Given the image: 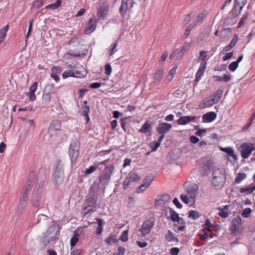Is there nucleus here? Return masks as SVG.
I'll list each match as a JSON object with an SVG mask.
<instances>
[{
	"label": "nucleus",
	"instance_id": "nucleus-13",
	"mask_svg": "<svg viewBox=\"0 0 255 255\" xmlns=\"http://www.w3.org/2000/svg\"><path fill=\"white\" fill-rule=\"evenodd\" d=\"M219 149L221 151L225 152L228 155V160L230 162H234L237 159V156L233 147L230 146L226 147L219 146Z\"/></svg>",
	"mask_w": 255,
	"mask_h": 255
},
{
	"label": "nucleus",
	"instance_id": "nucleus-44",
	"mask_svg": "<svg viewBox=\"0 0 255 255\" xmlns=\"http://www.w3.org/2000/svg\"><path fill=\"white\" fill-rule=\"evenodd\" d=\"M231 29L230 28L224 29L221 32V37L223 38L228 37L231 34Z\"/></svg>",
	"mask_w": 255,
	"mask_h": 255
},
{
	"label": "nucleus",
	"instance_id": "nucleus-22",
	"mask_svg": "<svg viewBox=\"0 0 255 255\" xmlns=\"http://www.w3.org/2000/svg\"><path fill=\"white\" fill-rule=\"evenodd\" d=\"M73 77L83 78L85 77L87 74L86 70L83 66H81L78 69V68L73 70Z\"/></svg>",
	"mask_w": 255,
	"mask_h": 255
},
{
	"label": "nucleus",
	"instance_id": "nucleus-12",
	"mask_svg": "<svg viewBox=\"0 0 255 255\" xmlns=\"http://www.w3.org/2000/svg\"><path fill=\"white\" fill-rule=\"evenodd\" d=\"M61 123L58 120H53L48 128V133L50 136L56 135L58 131L61 130Z\"/></svg>",
	"mask_w": 255,
	"mask_h": 255
},
{
	"label": "nucleus",
	"instance_id": "nucleus-2",
	"mask_svg": "<svg viewBox=\"0 0 255 255\" xmlns=\"http://www.w3.org/2000/svg\"><path fill=\"white\" fill-rule=\"evenodd\" d=\"M198 186L190 184L186 186V194L180 195L181 200L186 204L192 205L195 202V195L197 194Z\"/></svg>",
	"mask_w": 255,
	"mask_h": 255
},
{
	"label": "nucleus",
	"instance_id": "nucleus-19",
	"mask_svg": "<svg viewBox=\"0 0 255 255\" xmlns=\"http://www.w3.org/2000/svg\"><path fill=\"white\" fill-rule=\"evenodd\" d=\"M235 7L232 12L237 16L241 13L243 7L247 3V0H235Z\"/></svg>",
	"mask_w": 255,
	"mask_h": 255
},
{
	"label": "nucleus",
	"instance_id": "nucleus-37",
	"mask_svg": "<svg viewBox=\"0 0 255 255\" xmlns=\"http://www.w3.org/2000/svg\"><path fill=\"white\" fill-rule=\"evenodd\" d=\"M98 223V227L96 229V233L97 235H101L103 231V220L102 219L96 218Z\"/></svg>",
	"mask_w": 255,
	"mask_h": 255
},
{
	"label": "nucleus",
	"instance_id": "nucleus-9",
	"mask_svg": "<svg viewBox=\"0 0 255 255\" xmlns=\"http://www.w3.org/2000/svg\"><path fill=\"white\" fill-rule=\"evenodd\" d=\"M54 86L53 84L47 85L44 88L42 96V103L47 105L49 103L51 95L54 93Z\"/></svg>",
	"mask_w": 255,
	"mask_h": 255
},
{
	"label": "nucleus",
	"instance_id": "nucleus-34",
	"mask_svg": "<svg viewBox=\"0 0 255 255\" xmlns=\"http://www.w3.org/2000/svg\"><path fill=\"white\" fill-rule=\"evenodd\" d=\"M99 188V183L95 181L91 186L89 193H92V194H96L98 195Z\"/></svg>",
	"mask_w": 255,
	"mask_h": 255
},
{
	"label": "nucleus",
	"instance_id": "nucleus-48",
	"mask_svg": "<svg viewBox=\"0 0 255 255\" xmlns=\"http://www.w3.org/2000/svg\"><path fill=\"white\" fill-rule=\"evenodd\" d=\"M153 179L154 175L153 174H150L149 175H147L145 177L143 183L149 186L150 185Z\"/></svg>",
	"mask_w": 255,
	"mask_h": 255
},
{
	"label": "nucleus",
	"instance_id": "nucleus-42",
	"mask_svg": "<svg viewBox=\"0 0 255 255\" xmlns=\"http://www.w3.org/2000/svg\"><path fill=\"white\" fill-rule=\"evenodd\" d=\"M27 205V200L25 199H19V202L17 206L18 211L21 212L25 208Z\"/></svg>",
	"mask_w": 255,
	"mask_h": 255
},
{
	"label": "nucleus",
	"instance_id": "nucleus-27",
	"mask_svg": "<svg viewBox=\"0 0 255 255\" xmlns=\"http://www.w3.org/2000/svg\"><path fill=\"white\" fill-rule=\"evenodd\" d=\"M195 119L196 117L194 116H184L179 119L177 122L179 125H184Z\"/></svg>",
	"mask_w": 255,
	"mask_h": 255
},
{
	"label": "nucleus",
	"instance_id": "nucleus-64",
	"mask_svg": "<svg viewBox=\"0 0 255 255\" xmlns=\"http://www.w3.org/2000/svg\"><path fill=\"white\" fill-rule=\"evenodd\" d=\"M83 251L82 249H76L71 252L72 255H81Z\"/></svg>",
	"mask_w": 255,
	"mask_h": 255
},
{
	"label": "nucleus",
	"instance_id": "nucleus-16",
	"mask_svg": "<svg viewBox=\"0 0 255 255\" xmlns=\"http://www.w3.org/2000/svg\"><path fill=\"white\" fill-rule=\"evenodd\" d=\"M64 172H61L59 171H53L52 179L56 185L58 186L61 184L64 180Z\"/></svg>",
	"mask_w": 255,
	"mask_h": 255
},
{
	"label": "nucleus",
	"instance_id": "nucleus-17",
	"mask_svg": "<svg viewBox=\"0 0 255 255\" xmlns=\"http://www.w3.org/2000/svg\"><path fill=\"white\" fill-rule=\"evenodd\" d=\"M98 22L97 19H95L94 18H90L85 29V33L89 34L93 32L96 28L97 23Z\"/></svg>",
	"mask_w": 255,
	"mask_h": 255
},
{
	"label": "nucleus",
	"instance_id": "nucleus-15",
	"mask_svg": "<svg viewBox=\"0 0 255 255\" xmlns=\"http://www.w3.org/2000/svg\"><path fill=\"white\" fill-rule=\"evenodd\" d=\"M109 161V159H106L100 162H95L94 164L90 166L89 168H87L85 173L86 174H90L94 172L97 168L101 170L103 168V164H106Z\"/></svg>",
	"mask_w": 255,
	"mask_h": 255
},
{
	"label": "nucleus",
	"instance_id": "nucleus-6",
	"mask_svg": "<svg viewBox=\"0 0 255 255\" xmlns=\"http://www.w3.org/2000/svg\"><path fill=\"white\" fill-rule=\"evenodd\" d=\"M97 11V21H101L106 18L109 11V4L105 0H100Z\"/></svg>",
	"mask_w": 255,
	"mask_h": 255
},
{
	"label": "nucleus",
	"instance_id": "nucleus-51",
	"mask_svg": "<svg viewBox=\"0 0 255 255\" xmlns=\"http://www.w3.org/2000/svg\"><path fill=\"white\" fill-rule=\"evenodd\" d=\"M62 76L63 79H66L69 77H73L74 75L73 73V71L67 70L63 73Z\"/></svg>",
	"mask_w": 255,
	"mask_h": 255
},
{
	"label": "nucleus",
	"instance_id": "nucleus-52",
	"mask_svg": "<svg viewBox=\"0 0 255 255\" xmlns=\"http://www.w3.org/2000/svg\"><path fill=\"white\" fill-rule=\"evenodd\" d=\"M51 72L54 74H60L62 71V68L59 66H54L51 68Z\"/></svg>",
	"mask_w": 255,
	"mask_h": 255
},
{
	"label": "nucleus",
	"instance_id": "nucleus-25",
	"mask_svg": "<svg viewBox=\"0 0 255 255\" xmlns=\"http://www.w3.org/2000/svg\"><path fill=\"white\" fill-rule=\"evenodd\" d=\"M217 115L214 112H210L204 114L203 116V120L204 122H211L214 121Z\"/></svg>",
	"mask_w": 255,
	"mask_h": 255
},
{
	"label": "nucleus",
	"instance_id": "nucleus-33",
	"mask_svg": "<svg viewBox=\"0 0 255 255\" xmlns=\"http://www.w3.org/2000/svg\"><path fill=\"white\" fill-rule=\"evenodd\" d=\"M55 165H56V166L53 169V171H59L61 172H64V163L61 159L58 160L56 161Z\"/></svg>",
	"mask_w": 255,
	"mask_h": 255
},
{
	"label": "nucleus",
	"instance_id": "nucleus-63",
	"mask_svg": "<svg viewBox=\"0 0 255 255\" xmlns=\"http://www.w3.org/2000/svg\"><path fill=\"white\" fill-rule=\"evenodd\" d=\"M90 112V107L89 106H85L82 107V115L84 116H87L88 113Z\"/></svg>",
	"mask_w": 255,
	"mask_h": 255
},
{
	"label": "nucleus",
	"instance_id": "nucleus-45",
	"mask_svg": "<svg viewBox=\"0 0 255 255\" xmlns=\"http://www.w3.org/2000/svg\"><path fill=\"white\" fill-rule=\"evenodd\" d=\"M247 177V175L244 173H240L238 174L236 178H235V182L236 183H239L241 182L243 180L246 179Z\"/></svg>",
	"mask_w": 255,
	"mask_h": 255
},
{
	"label": "nucleus",
	"instance_id": "nucleus-24",
	"mask_svg": "<svg viewBox=\"0 0 255 255\" xmlns=\"http://www.w3.org/2000/svg\"><path fill=\"white\" fill-rule=\"evenodd\" d=\"M208 13V12L206 10H204L202 12L200 13L194 20L193 24L195 26L202 24Z\"/></svg>",
	"mask_w": 255,
	"mask_h": 255
},
{
	"label": "nucleus",
	"instance_id": "nucleus-14",
	"mask_svg": "<svg viewBox=\"0 0 255 255\" xmlns=\"http://www.w3.org/2000/svg\"><path fill=\"white\" fill-rule=\"evenodd\" d=\"M134 4L133 0H122L120 12L122 14H125L128 10L130 9Z\"/></svg>",
	"mask_w": 255,
	"mask_h": 255
},
{
	"label": "nucleus",
	"instance_id": "nucleus-38",
	"mask_svg": "<svg viewBox=\"0 0 255 255\" xmlns=\"http://www.w3.org/2000/svg\"><path fill=\"white\" fill-rule=\"evenodd\" d=\"M128 177L131 182L137 181L140 179V177L137 173L132 172L128 174Z\"/></svg>",
	"mask_w": 255,
	"mask_h": 255
},
{
	"label": "nucleus",
	"instance_id": "nucleus-46",
	"mask_svg": "<svg viewBox=\"0 0 255 255\" xmlns=\"http://www.w3.org/2000/svg\"><path fill=\"white\" fill-rule=\"evenodd\" d=\"M150 129V126L148 122H145L142 126L140 130L144 133H147L149 131Z\"/></svg>",
	"mask_w": 255,
	"mask_h": 255
},
{
	"label": "nucleus",
	"instance_id": "nucleus-36",
	"mask_svg": "<svg viewBox=\"0 0 255 255\" xmlns=\"http://www.w3.org/2000/svg\"><path fill=\"white\" fill-rule=\"evenodd\" d=\"M177 68V66H175L169 70L167 75L166 76V80L168 82H170L172 80L176 73Z\"/></svg>",
	"mask_w": 255,
	"mask_h": 255
},
{
	"label": "nucleus",
	"instance_id": "nucleus-21",
	"mask_svg": "<svg viewBox=\"0 0 255 255\" xmlns=\"http://www.w3.org/2000/svg\"><path fill=\"white\" fill-rule=\"evenodd\" d=\"M172 128V125L167 123H161L157 128V131L160 134H165Z\"/></svg>",
	"mask_w": 255,
	"mask_h": 255
},
{
	"label": "nucleus",
	"instance_id": "nucleus-58",
	"mask_svg": "<svg viewBox=\"0 0 255 255\" xmlns=\"http://www.w3.org/2000/svg\"><path fill=\"white\" fill-rule=\"evenodd\" d=\"M61 0H57L55 2L51 3L52 9H56L59 7L61 5Z\"/></svg>",
	"mask_w": 255,
	"mask_h": 255
},
{
	"label": "nucleus",
	"instance_id": "nucleus-43",
	"mask_svg": "<svg viewBox=\"0 0 255 255\" xmlns=\"http://www.w3.org/2000/svg\"><path fill=\"white\" fill-rule=\"evenodd\" d=\"M48 219V217L43 214L38 215L37 217H34V221L35 224H37L41 220H46Z\"/></svg>",
	"mask_w": 255,
	"mask_h": 255
},
{
	"label": "nucleus",
	"instance_id": "nucleus-41",
	"mask_svg": "<svg viewBox=\"0 0 255 255\" xmlns=\"http://www.w3.org/2000/svg\"><path fill=\"white\" fill-rule=\"evenodd\" d=\"M44 4L43 0H34L32 3L31 8L38 9L41 7Z\"/></svg>",
	"mask_w": 255,
	"mask_h": 255
},
{
	"label": "nucleus",
	"instance_id": "nucleus-29",
	"mask_svg": "<svg viewBox=\"0 0 255 255\" xmlns=\"http://www.w3.org/2000/svg\"><path fill=\"white\" fill-rule=\"evenodd\" d=\"M79 236V233L77 231H75L73 232V237L71 238L70 240V247L71 250L76 245V244L79 241L78 236Z\"/></svg>",
	"mask_w": 255,
	"mask_h": 255
},
{
	"label": "nucleus",
	"instance_id": "nucleus-39",
	"mask_svg": "<svg viewBox=\"0 0 255 255\" xmlns=\"http://www.w3.org/2000/svg\"><path fill=\"white\" fill-rule=\"evenodd\" d=\"M69 54L72 55V56H73L74 57H80V56H85L87 52H88V50L87 49H85V50L84 51V52L83 53H81L79 51H75L74 52V51L73 50H71L70 51H69Z\"/></svg>",
	"mask_w": 255,
	"mask_h": 255
},
{
	"label": "nucleus",
	"instance_id": "nucleus-26",
	"mask_svg": "<svg viewBox=\"0 0 255 255\" xmlns=\"http://www.w3.org/2000/svg\"><path fill=\"white\" fill-rule=\"evenodd\" d=\"M191 47V44L189 43H186L184 45L183 48L177 54L176 58H181L185 53Z\"/></svg>",
	"mask_w": 255,
	"mask_h": 255
},
{
	"label": "nucleus",
	"instance_id": "nucleus-10",
	"mask_svg": "<svg viewBox=\"0 0 255 255\" xmlns=\"http://www.w3.org/2000/svg\"><path fill=\"white\" fill-rule=\"evenodd\" d=\"M154 224V221L147 220L142 224L140 228L138 230V232L141 233L142 237H145L150 233Z\"/></svg>",
	"mask_w": 255,
	"mask_h": 255
},
{
	"label": "nucleus",
	"instance_id": "nucleus-35",
	"mask_svg": "<svg viewBox=\"0 0 255 255\" xmlns=\"http://www.w3.org/2000/svg\"><path fill=\"white\" fill-rule=\"evenodd\" d=\"M171 219L173 222H177L180 224H184L183 219L179 217L178 214L175 212H173L171 214Z\"/></svg>",
	"mask_w": 255,
	"mask_h": 255
},
{
	"label": "nucleus",
	"instance_id": "nucleus-1",
	"mask_svg": "<svg viewBox=\"0 0 255 255\" xmlns=\"http://www.w3.org/2000/svg\"><path fill=\"white\" fill-rule=\"evenodd\" d=\"M212 184L216 189L223 188L226 182V176L225 171L223 169L215 168L212 173Z\"/></svg>",
	"mask_w": 255,
	"mask_h": 255
},
{
	"label": "nucleus",
	"instance_id": "nucleus-56",
	"mask_svg": "<svg viewBox=\"0 0 255 255\" xmlns=\"http://www.w3.org/2000/svg\"><path fill=\"white\" fill-rule=\"evenodd\" d=\"M128 230H125L123 232L122 236L120 237V239L123 242L127 241L128 240Z\"/></svg>",
	"mask_w": 255,
	"mask_h": 255
},
{
	"label": "nucleus",
	"instance_id": "nucleus-5",
	"mask_svg": "<svg viewBox=\"0 0 255 255\" xmlns=\"http://www.w3.org/2000/svg\"><path fill=\"white\" fill-rule=\"evenodd\" d=\"M223 94L222 90H218L214 94L205 98L203 103L200 105V107L202 109L211 107L220 100Z\"/></svg>",
	"mask_w": 255,
	"mask_h": 255
},
{
	"label": "nucleus",
	"instance_id": "nucleus-11",
	"mask_svg": "<svg viewBox=\"0 0 255 255\" xmlns=\"http://www.w3.org/2000/svg\"><path fill=\"white\" fill-rule=\"evenodd\" d=\"M42 192L38 189L33 190L31 195V203L33 207L39 208L41 203Z\"/></svg>",
	"mask_w": 255,
	"mask_h": 255
},
{
	"label": "nucleus",
	"instance_id": "nucleus-20",
	"mask_svg": "<svg viewBox=\"0 0 255 255\" xmlns=\"http://www.w3.org/2000/svg\"><path fill=\"white\" fill-rule=\"evenodd\" d=\"M54 239V236H46V235L44 234V236L42 237L39 241V245L42 249H44L46 248L49 243Z\"/></svg>",
	"mask_w": 255,
	"mask_h": 255
},
{
	"label": "nucleus",
	"instance_id": "nucleus-49",
	"mask_svg": "<svg viewBox=\"0 0 255 255\" xmlns=\"http://www.w3.org/2000/svg\"><path fill=\"white\" fill-rule=\"evenodd\" d=\"M252 212V210L251 208H245L242 213V216L243 218H248V217H249Z\"/></svg>",
	"mask_w": 255,
	"mask_h": 255
},
{
	"label": "nucleus",
	"instance_id": "nucleus-23",
	"mask_svg": "<svg viewBox=\"0 0 255 255\" xmlns=\"http://www.w3.org/2000/svg\"><path fill=\"white\" fill-rule=\"evenodd\" d=\"M206 66L207 63L206 61H204L203 62L201 63L199 69L196 74V82H198L201 79V77L204 73L205 70L206 68Z\"/></svg>",
	"mask_w": 255,
	"mask_h": 255
},
{
	"label": "nucleus",
	"instance_id": "nucleus-47",
	"mask_svg": "<svg viewBox=\"0 0 255 255\" xmlns=\"http://www.w3.org/2000/svg\"><path fill=\"white\" fill-rule=\"evenodd\" d=\"M163 72L162 70H158L154 76V79L156 80V81H160L162 77H163Z\"/></svg>",
	"mask_w": 255,
	"mask_h": 255
},
{
	"label": "nucleus",
	"instance_id": "nucleus-4",
	"mask_svg": "<svg viewBox=\"0 0 255 255\" xmlns=\"http://www.w3.org/2000/svg\"><path fill=\"white\" fill-rule=\"evenodd\" d=\"M108 159L109 161L106 164H103L104 169L99 176V181L104 186L107 185L109 183L112 174V161L110 159Z\"/></svg>",
	"mask_w": 255,
	"mask_h": 255
},
{
	"label": "nucleus",
	"instance_id": "nucleus-53",
	"mask_svg": "<svg viewBox=\"0 0 255 255\" xmlns=\"http://www.w3.org/2000/svg\"><path fill=\"white\" fill-rule=\"evenodd\" d=\"M195 26L193 24H190L188 25L185 29V31L184 34V36L185 37H187L189 36L191 30L193 29V28Z\"/></svg>",
	"mask_w": 255,
	"mask_h": 255
},
{
	"label": "nucleus",
	"instance_id": "nucleus-28",
	"mask_svg": "<svg viewBox=\"0 0 255 255\" xmlns=\"http://www.w3.org/2000/svg\"><path fill=\"white\" fill-rule=\"evenodd\" d=\"M170 199V196L168 194H165L157 197L156 199V202L158 205L164 204L166 202L169 201Z\"/></svg>",
	"mask_w": 255,
	"mask_h": 255
},
{
	"label": "nucleus",
	"instance_id": "nucleus-40",
	"mask_svg": "<svg viewBox=\"0 0 255 255\" xmlns=\"http://www.w3.org/2000/svg\"><path fill=\"white\" fill-rule=\"evenodd\" d=\"M200 214L199 212L196 210H191L188 214V218L193 220H196L199 218Z\"/></svg>",
	"mask_w": 255,
	"mask_h": 255
},
{
	"label": "nucleus",
	"instance_id": "nucleus-3",
	"mask_svg": "<svg viewBox=\"0 0 255 255\" xmlns=\"http://www.w3.org/2000/svg\"><path fill=\"white\" fill-rule=\"evenodd\" d=\"M97 200L98 195L88 193L83 204V209L85 213L94 212L96 211L98 206Z\"/></svg>",
	"mask_w": 255,
	"mask_h": 255
},
{
	"label": "nucleus",
	"instance_id": "nucleus-8",
	"mask_svg": "<svg viewBox=\"0 0 255 255\" xmlns=\"http://www.w3.org/2000/svg\"><path fill=\"white\" fill-rule=\"evenodd\" d=\"M79 148L78 142L76 140H72L71 141L69 149V155L72 164L75 162L77 159L79 155Z\"/></svg>",
	"mask_w": 255,
	"mask_h": 255
},
{
	"label": "nucleus",
	"instance_id": "nucleus-60",
	"mask_svg": "<svg viewBox=\"0 0 255 255\" xmlns=\"http://www.w3.org/2000/svg\"><path fill=\"white\" fill-rule=\"evenodd\" d=\"M35 179V174L33 171H30L29 173L27 180L26 181H29L30 183L32 184V183Z\"/></svg>",
	"mask_w": 255,
	"mask_h": 255
},
{
	"label": "nucleus",
	"instance_id": "nucleus-59",
	"mask_svg": "<svg viewBox=\"0 0 255 255\" xmlns=\"http://www.w3.org/2000/svg\"><path fill=\"white\" fill-rule=\"evenodd\" d=\"M112 72V67L110 63H108L105 65V73L107 75H110Z\"/></svg>",
	"mask_w": 255,
	"mask_h": 255
},
{
	"label": "nucleus",
	"instance_id": "nucleus-62",
	"mask_svg": "<svg viewBox=\"0 0 255 255\" xmlns=\"http://www.w3.org/2000/svg\"><path fill=\"white\" fill-rule=\"evenodd\" d=\"M148 187V186L143 183L142 185H141L140 186H139L137 188V193H141V192L144 191Z\"/></svg>",
	"mask_w": 255,
	"mask_h": 255
},
{
	"label": "nucleus",
	"instance_id": "nucleus-50",
	"mask_svg": "<svg viewBox=\"0 0 255 255\" xmlns=\"http://www.w3.org/2000/svg\"><path fill=\"white\" fill-rule=\"evenodd\" d=\"M194 16V14L193 12L190 13L189 14L186 15V16L185 17L183 23L185 25L187 24L191 21V19L192 18V17Z\"/></svg>",
	"mask_w": 255,
	"mask_h": 255
},
{
	"label": "nucleus",
	"instance_id": "nucleus-32",
	"mask_svg": "<svg viewBox=\"0 0 255 255\" xmlns=\"http://www.w3.org/2000/svg\"><path fill=\"white\" fill-rule=\"evenodd\" d=\"M8 28L9 26L7 25L3 27L0 30V43H2L4 42L5 36L6 35V32L8 31Z\"/></svg>",
	"mask_w": 255,
	"mask_h": 255
},
{
	"label": "nucleus",
	"instance_id": "nucleus-7",
	"mask_svg": "<svg viewBox=\"0 0 255 255\" xmlns=\"http://www.w3.org/2000/svg\"><path fill=\"white\" fill-rule=\"evenodd\" d=\"M255 149V144L246 142L242 143L239 148L241 157L244 159L248 158Z\"/></svg>",
	"mask_w": 255,
	"mask_h": 255
},
{
	"label": "nucleus",
	"instance_id": "nucleus-61",
	"mask_svg": "<svg viewBox=\"0 0 255 255\" xmlns=\"http://www.w3.org/2000/svg\"><path fill=\"white\" fill-rule=\"evenodd\" d=\"M29 181H26L25 185L23 187L22 191H26L28 192L31 189V187L32 186V184L29 183Z\"/></svg>",
	"mask_w": 255,
	"mask_h": 255
},
{
	"label": "nucleus",
	"instance_id": "nucleus-30",
	"mask_svg": "<svg viewBox=\"0 0 255 255\" xmlns=\"http://www.w3.org/2000/svg\"><path fill=\"white\" fill-rule=\"evenodd\" d=\"M241 222L242 219L240 217L234 218L232 221V230L234 231L238 230L240 227Z\"/></svg>",
	"mask_w": 255,
	"mask_h": 255
},
{
	"label": "nucleus",
	"instance_id": "nucleus-55",
	"mask_svg": "<svg viewBox=\"0 0 255 255\" xmlns=\"http://www.w3.org/2000/svg\"><path fill=\"white\" fill-rule=\"evenodd\" d=\"M218 210H219V212L218 213L219 215L223 218H227L229 215V213L226 212V211H224L222 209V207H219L217 208Z\"/></svg>",
	"mask_w": 255,
	"mask_h": 255
},
{
	"label": "nucleus",
	"instance_id": "nucleus-31",
	"mask_svg": "<svg viewBox=\"0 0 255 255\" xmlns=\"http://www.w3.org/2000/svg\"><path fill=\"white\" fill-rule=\"evenodd\" d=\"M255 190V185H250L245 187L240 188V192L246 194H251Z\"/></svg>",
	"mask_w": 255,
	"mask_h": 255
},
{
	"label": "nucleus",
	"instance_id": "nucleus-54",
	"mask_svg": "<svg viewBox=\"0 0 255 255\" xmlns=\"http://www.w3.org/2000/svg\"><path fill=\"white\" fill-rule=\"evenodd\" d=\"M160 145V142H152L149 144L152 151H156Z\"/></svg>",
	"mask_w": 255,
	"mask_h": 255
},
{
	"label": "nucleus",
	"instance_id": "nucleus-57",
	"mask_svg": "<svg viewBox=\"0 0 255 255\" xmlns=\"http://www.w3.org/2000/svg\"><path fill=\"white\" fill-rule=\"evenodd\" d=\"M239 64L235 61L232 62L229 65V69L232 71H235L238 67Z\"/></svg>",
	"mask_w": 255,
	"mask_h": 255
},
{
	"label": "nucleus",
	"instance_id": "nucleus-18",
	"mask_svg": "<svg viewBox=\"0 0 255 255\" xmlns=\"http://www.w3.org/2000/svg\"><path fill=\"white\" fill-rule=\"evenodd\" d=\"M58 228V226H56L55 224H53L48 228L44 234L49 237L50 236H54L55 239L56 236L59 235L60 234V229Z\"/></svg>",
	"mask_w": 255,
	"mask_h": 255
}]
</instances>
